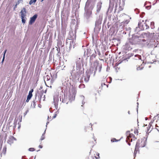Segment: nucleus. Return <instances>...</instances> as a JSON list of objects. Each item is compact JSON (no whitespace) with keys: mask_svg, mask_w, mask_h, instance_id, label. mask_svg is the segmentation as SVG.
Masks as SVG:
<instances>
[{"mask_svg":"<svg viewBox=\"0 0 159 159\" xmlns=\"http://www.w3.org/2000/svg\"><path fill=\"white\" fill-rule=\"evenodd\" d=\"M137 138L133 134H130L126 139V142L129 146L134 144L136 142Z\"/></svg>","mask_w":159,"mask_h":159,"instance_id":"f257e3e1","label":"nucleus"},{"mask_svg":"<svg viewBox=\"0 0 159 159\" xmlns=\"http://www.w3.org/2000/svg\"><path fill=\"white\" fill-rule=\"evenodd\" d=\"M102 67V65H100L98 61H96L93 63V66L91 67H90L89 68V70H90L91 73L93 72V70L94 71V73L96 71L98 68L99 70V71H100Z\"/></svg>","mask_w":159,"mask_h":159,"instance_id":"f03ea898","label":"nucleus"},{"mask_svg":"<svg viewBox=\"0 0 159 159\" xmlns=\"http://www.w3.org/2000/svg\"><path fill=\"white\" fill-rule=\"evenodd\" d=\"M147 139L144 138L143 139H139L136 143V145L139 148H143L146 145Z\"/></svg>","mask_w":159,"mask_h":159,"instance_id":"7ed1b4c3","label":"nucleus"},{"mask_svg":"<svg viewBox=\"0 0 159 159\" xmlns=\"http://www.w3.org/2000/svg\"><path fill=\"white\" fill-rule=\"evenodd\" d=\"M26 8L24 7L20 12L21 14L20 16L22 22L23 24H24L25 23V19H26Z\"/></svg>","mask_w":159,"mask_h":159,"instance_id":"20e7f679","label":"nucleus"},{"mask_svg":"<svg viewBox=\"0 0 159 159\" xmlns=\"http://www.w3.org/2000/svg\"><path fill=\"white\" fill-rule=\"evenodd\" d=\"M139 27L142 30H147L149 28L148 25L146 24L145 23H142L141 22H139L138 23Z\"/></svg>","mask_w":159,"mask_h":159,"instance_id":"39448f33","label":"nucleus"},{"mask_svg":"<svg viewBox=\"0 0 159 159\" xmlns=\"http://www.w3.org/2000/svg\"><path fill=\"white\" fill-rule=\"evenodd\" d=\"M76 39V34L72 31H70L68 39Z\"/></svg>","mask_w":159,"mask_h":159,"instance_id":"423d86ee","label":"nucleus"},{"mask_svg":"<svg viewBox=\"0 0 159 159\" xmlns=\"http://www.w3.org/2000/svg\"><path fill=\"white\" fill-rule=\"evenodd\" d=\"M37 17V15L35 14L33 17L30 18V20L29 22V25H32L35 21Z\"/></svg>","mask_w":159,"mask_h":159,"instance_id":"0eeeda50","label":"nucleus"},{"mask_svg":"<svg viewBox=\"0 0 159 159\" xmlns=\"http://www.w3.org/2000/svg\"><path fill=\"white\" fill-rule=\"evenodd\" d=\"M16 140V139L13 136H11L7 141V143L8 144L11 145L13 143L14 141Z\"/></svg>","mask_w":159,"mask_h":159,"instance_id":"6e6552de","label":"nucleus"},{"mask_svg":"<svg viewBox=\"0 0 159 159\" xmlns=\"http://www.w3.org/2000/svg\"><path fill=\"white\" fill-rule=\"evenodd\" d=\"M75 39H67V41H69L70 42V46L72 47L73 45L74 46V42L75 41Z\"/></svg>","mask_w":159,"mask_h":159,"instance_id":"1a4fd4ad","label":"nucleus"},{"mask_svg":"<svg viewBox=\"0 0 159 159\" xmlns=\"http://www.w3.org/2000/svg\"><path fill=\"white\" fill-rule=\"evenodd\" d=\"M154 147L155 148L158 150H159V142H156L154 144Z\"/></svg>","mask_w":159,"mask_h":159,"instance_id":"9d476101","label":"nucleus"},{"mask_svg":"<svg viewBox=\"0 0 159 159\" xmlns=\"http://www.w3.org/2000/svg\"><path fill=\"white\" fill-rule=\"evenodd\" d=\"M139 147L138 146H137L136 145L135 148V150L134 152V154L135 155L138 152H139Z\"/></svg>","mask_w":159,"mask_h":159,"instance_id":"9b49d317","label":"nucleus"},{"mask_svg":"<svg viewBox=\"0 0 159 159\" xmlns=\"http://www.w3.org/2000/svg\"><path fill=\"white\" fill-rule=\"evenodd\" d=\"M32 96V94H31L30 93H29V94L27 96V99L26 100V102H28L29 100L31 98Z\"/></svg>","mask_w":159,"mask_h":159,"instance_id":"f8f14e48","label":"nucleus"},{"mask_svg":"<svg viewBox=\"0 0 159 159\" xmlns=\"http://www.w3.org/2000/svg\"><path fill=\"white\" fill-rule=\"evenodd\" d=\"M81 74V72L80 71L77 72L75 74V76L77 78L79 79Z\"/></svg>","mask_w":159,"mask_h":159,"instance_id":"ddd939ff","label":"nucleus"},{"mask_svg":"<svg viewBox=\"0 0 159 159\" xmlns=\"http://www.w3.org/2000/svg\"><path fill=\"white\" fill-rule=\"evenodd\" d=\"M101 7V5L100 4H98L97 5V11L98 12L100 11Z\"/></svg>","mask_w":159,"mask_h":159,"instance_id":"4468645a","label":"nucleus"},{"mask_svg":"<svg viewBox=\"0 0 159 159\" xmlns=\"http://www.w3.org/2000/svg\"><path fill=\"white\" fill-rule=\"evenodd\" d=\"M119 11H122L124 9V4H123L121 5H120V4L119 5Z\"/></svg>","mask_w":159,"mask_h":159,"instance_id":"2eb2a0df","label":"nucleus"},{"mask_svg":"<svg viewBox=\"0 0 159 159\" xmlns=\"http://www.w3.org/2000/svg\"><path fill=\"white\" fill-rule=\"evenodd\" d=\"M90 76L89 75H87L84 77V81L86 82H88Z\"/></svg>","mask_w":159,"mask_h":159,"instance_id":"dca6fc26","label":"nucleus"},{"mask_svg":"<svg viewBox=\"0 0 159 159\" xmlns=\"http://www.w3.org/2000/svg\"><path fill=\"white\" fill-rule=\"evenodd\" d=\"M99 153L98 152H96L95 154H94V157L96 159H98L99 158Z\"/></svg>","mask_w":159,"mask_h":159,"instance_id":"f3484780","label":"nucleus"},{"mask_svg":"<svg viewBox=\"0 0 159 159\" xmlns=\"http://www.w3.org/2000/svg\"><path fill=\"white\" fill-rule=\"evenodd\" d=\"M91 14H92V11H88V12H87L86 13V15L87 17L88 18H89Z\"/></svg>","mask_w":159,"mask_h":159,"instance_id":"a211bd4d","label":"nucleus"},{"mask_svg":"<svg viewBox=\"0 0 159 159\" xmlns=\"http://www.w3.org/2000/svg\"><path fill=\"white\" fill-rule=\"evenodd\" d=\"M134 56L135 57H138V59L136 58H134L135 59L140 60L141 59V56L140 55H135Z\"/></svg>","mask_w":159,"mask_h":159,"instance_id":"6ab92c4d","label":"nucleus"},{"mask_svg":"<svg viewBox=\"0 0 159 159\" xmlns=\"http://www.w3.org/2000/svg\"><path fill=\"white\" fill-rule=\"evenodd\" d=\"M50 77L49 76L47 75L46 76L44 80H46L47 81H49L50 80Z\"/></svg>","mask_w":159,"mask_h":159,"instance_id":"aec40b11","label":"nucleus"},{"mask_svg":"<svg viewBox=\"0 0 159 159\" xmlns=\"http://www.w3.org/2000/svg\"><path fill=\"white\" fill-rule=\"evenodd\" d=\"M37 0H30L29 2V4L30 5L32 4L33 3H35Z\"/></svg>","mask_w":159,"mask_h":159,"instance_id":"412c9836","label":"nucleus"},{"mask_svg":"<svg viewBox=\"0 0 159 159\" xmlns=\"http://www.w3.org/2000/svg\"><path fill=\"white\" fill-rule=\"evenodd\" d=\"M118 140H117L115 138H113L111 140V141L112 142H116L118 141Z\"/></svg>","mask_w":159,"mask_h":159,"instance_id":"4be33fe9","label":"nucleus"},{"mask_svg":"<svg viewBox=\"0 0 159 159\" xmlns=\"http://www.w3.org/2000/svg\"><path fill=\"white\" fill-rule=\"evenodd\" d=\"M134 133L136 135H138V130L137 129H135L134 130Z\"/></svg>","mask_w":159,"mask_h":159,"instance_id":"5701e85b","label":"nucleus"},{"mask_svg":"<svg viewBox=\"0 0 159 159\" xmlns=\"http://www.w3.org/2000/svg\"><path fill=\"white\" fill-rule=\"evenodd\" d=\"M154 23L153 22H151V25L152 26V28L154 27Z\"/></svg>","mask_w":159,"mask_h":159,"instance_id":"b1692460","label":"nucleus"},{"mask_svg":"<svg viewBox=\"0 0 159 159\" xmlns=\"http://www.w3.org/2000/svg\"><path fill=\"white\" fill-rule=\"evenodd\" d=\"M53 118H52V116H48V120H52V119H53Z\"/></svg>","mask_w":159,"mask_h":159,"instance_id":"393cba45","label":"nucleus"},{"mask_svg":"<svg viewBox=\"0 0 159 159\" xmlns=\"http://www.w3.org/2000/svg\"><path fill=\"white\" fill-rule=\"evenodd\" d=\"M35 150L34 149V148H30L29 149V151L33 152Z\"/></svg>","mask_w":159,"mask_h":159,"instance_id":"a878e982","label":"nucleus"},{"mask_svg":"<svg viewBox=\"0 0 159 159\" xmlns=\"http://www.w3.org/2000/svg\"><path fill=\"white\" fill-rule=\"evenodd\" d=\"M6 51H7V50H6L4 51V56H3V59H2V62H3L4 61V58H5V53L6 52Z\"/></svg>","mask_w":159,"mask_h":159,"instance_id":"bb28decb","label":"nucleus"},{"mask_svg":"<svg viewBox=\"0 0 159 159\" xmlns=\"http://www.w3.org/2000/svg\"><path fill=\"white\" fill-rule=\"evenodd\" d=\"M57 116V114L56 113H55L54 114V115L52 116V118H55L56 117V116Z\"/></svg>","mask_w":159,"mask_h":159,"instance_id":"cd10ccee","label":"nucleus"},{"mask_svg":"<svg viewBox=\"0 0 159 159\" xmlns=\"http://www.w3.org/2000/svg\"><path fill=\"white\" fill-rule=\"evenodd\" d=\"M84 85L83 84H81L80 85V87H84Z\"/></svg>","mask_w":159,"mask_h":159,"instance_id":"c85d7f7f","label":"nucleus"},{"mask_svg":"<svg viewBox=\"0 0 159 159\" xmlns=\"http://www.w3.org/2000/svg\"><path fill=\"white\" fill-rule=\"evenodd\" d=\"M44 138H45V137H44V135H43H43H42V137H41V139L42 140H43L44 139Z\"/></svg>","mask_w":159,"mask_h":159,"instance_id":"c756f323","label":"nucleus"},{"mask_svg":"<svg viewBox=\"0 0 159 159\" xmlns=\"http://www.w3.org/2000/svg\"><path fill=\"white\" fill-rule=\"evenodd\" d=\"M72 90H73V91L74 92V93H76V91L75 90V89H73Z\"/></svg>","mask_w":159,"mask_h":159,"instance_id":"7c9ffc66","label":"nucleus"},{"mask_svg":"<svg viewBox=\"0 0 159 159\" xmlns=\"http://www.w3.org/2000/svg\"><path fill=\"white\" fill-rule=\"evenodd\" d=\"M33 89H32L29 91V93H30L31 94H32V93L33 92Z\"/></svg>","mask_w":159,"mask_h":159,"instance_id":"2f4dec72","label":"nucleus"},{"mask_svg":"<svg viewBox=\"0 0 159 159\" xmlns=\"http://www.w3.org/2000/svg\"><path fill=\"white\" fill-rule=\"evenodd\" d=\"M129 45V44L128 43H126L125 44V47H126V48H127L128 47Z\"/></svg>","mask_w":159,"mask_h":159,"instance_id":"473e14b6","label":"nucleus"},{"mask_svg":"<svg viewBox=\"0 0 159 159\" xmlns=\"http://www.w3.org/2000/svg\"><path fill=\"white\" fill-rule=\"evenodd\" d=\"M17 4H16V5H15V7H14L13 9H14V10H15L16 8V7H17Z\"/></svg>","mask_w":159,"mask_h":159,"instance_id":"72a5a7b5","label":"nucleus"},{"mask_svg":"<svg viewBox=\"0 0 159 159\" xmlns=\"http://www.w3.org/2000/svg\"><path fill=\"white\" fill-rule=\"evenodd\" d=\"M103 85H106V84H105L104 83L103 84L102 83V84H101V86H102V87H103Z\"/></svg>","mask_w":159,"mask_h":159,"instance_id":"f704fd0d","label":"nucleus"},{"mask_svg":"<svg viewBox=\"0 0 159 159\" xmlns=\"http://www.w3.org/2000/svg\"><path fill=\"white\" fill-rule=\"evenodd\" d=\"M63 30H64V31H65V30H66L65 29L64 30L63 29H62V30H61L62 31Z\"/></svg>","mask_w":159,"mask_h":159,"instance_id":"c9c22d12","label":"nucleus"},{"mask_svg":"<svg viewBox=\"0 0 159 159\" xmlns=\"http://www.w3.org/2000/svg\"><path fill=\"white\" fill-rule=\"evenodd\" d=\"M149 126H150H150H151V124L150 123V124H149Z\"/></svg>","mask_w":159,"mask_h":159,"instance_id":"e433bc0d","label":"nucleus"},{"mask_svg":"<svg viewBox=\"0 0 159 159\" xmlns=\"http://www.w3.org/2000/svg\"><path fill=\"white\" fill-rule=\"evenodd\" d=\"M40 148H42V146L41 145H40Z\"/></svg>","mask_w":159,"mask_h":159,"instance_id":"4c0bfd02","label":"nucleus"},{"mask_svg":"<svg viewBox=\"0 0 159 159\" xmlns=\"http://www.w3.org/2000/svg\"><path fill=\"white\" fill-rule=\"evenodd\" d=\"M86 159H89V157H87Z\"/></svg>","mask_w":159,"mask_h":159,"instance_id":"58836bf2","label":"nucleus"},{"mask_svg":"<svg viewBox=\"0 0 159 159\" xmlns=\"http://www.w3.org/2000/svg\"><path fill=\"white\" fill-rule=\"evenodd\" d=\"M156 127H158V126H157V124L156 125Z\"/></svg>","mask_w":159,"mask_h":159,"instance_id":"ea45409f","label":"nucleus"},{"mask_svg":"<svg viewBox=\"0 0 159 159\" xmlns=\"http://www.w3.org/2000/svg\"><path fill=\"white\" fill-rule=\"evenodd\" d=\"M143 41H145V40L144 39L143 40Z\"/></svg>","mask_w":159,"mask_h":159,"instance_id":"a19ab883","label":"nucleus"},{"mask_svg":"<svg viewBox=\"0 0 159 159\" xmlns=\"http://www.w3.org/2000/svg\"><path fill=\"white\" fill-rule=\"evenodd\" d=\"M40 89L42 88H41V86H40Z\"/></svg>","mask_w":159,"mask_h":159,"instance_id":"79ce46f5","label":"nucleus"},{"mask_svg":"<svg viewBox=\"0 0 159 159\" xmlns=\"http://www.w3.org/2000/svg\"><path fill=\"white\" fill-rule=\"evenodd\" d=\"M90 153H91V152H89V154H90Z\"/></svg>","mask_w":159,"mask_h":159,"instance_id":"37998d69","label":"nucleus"},{"mask_svg":"<svg viewBox=\"0 0 159 159\" xmlns=\"http://www.w3.org/2000/svg\"><path fill=\"white\" fill-rule=\"evenodd\" d=\"M148 131H147V132H148Z\"/></svg>","mask_w":159,"mask_h":159,"instance_id":"c03bdc74","label":"nucleus"},{"mask_svg":"<svg viewBox=\"0 0 159 159\" xmlns=\"http://www.w3.org/2000/svg\"><path fill=\"white\" fill-rule=\"evenodd\" d=\"M157 129V130L158 131H159V130H158V129Z\"/></svg>","mask_w":159,"mask_h":159,"instance_id":"a18cd8bd","label":"nucleus"},{"mask_svg":"<svg viewBox=\"0 0 159 159\" xmlns=\"http://www.w3.org/2000/svg\"><path fill=\"white\" fill-rule=\"evenodd\" d=\"M43 0H42V1H43Z\"/></svg>","mask_w":159,"mask_h":159,"instance_id":"49530a36","label":"nucleus"},{"mask_svg":"<svg viewBox=\"0 0 159 159\" xmlns=\"http://www.w3.org/2000/svg\"><path fill=\"white\" fill-rule=\"evenodd\" d=\"M158 30H159V29H158Z\"/></svg>","mask_w":159,"mask_h":159,"instance_id":"de8ad7c7","label":"nucleus"},{"mask_svg":"<svg viewBox=\"0 0 159 159\" xmlns=\"http://www.w3.org/2000/svg\"><path fill=\"white\" fill-rule=\"evenodd\" d=\"M93 159H94L93 158Z\"/></svg>","mask_w":159,"mask_h":159,"instance_id":"09e8293b","label":"nucleus"}]
</instances>
